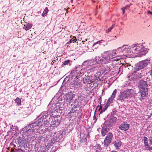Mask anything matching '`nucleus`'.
<instances>
[{
	"instance_id": "nucleus-7",
	"label": "nucleus",
	"mask_w": 152,
	"mask_h": 152,
	"mask_svg": "<svg viewBox=\"0 0 152 152\" xmlns=\"http://www.w3.org/2000/svg\"><path fill=\"white\" fill-rule=\"evenodd\" d=\"M73 95L72 92H69L66 94L64 96L65 100L67 102L70 103L73 99Z\"/></svg>"
},
{
	"instance_id": "nucleus-14",
	"label": "nucleus",
	"mask_w": 152,
	"mask_h": 152,
	"mask_svg": "<svg viewBox=\"0 0 152 152\" xmlns=\"http://www.w3.org/2000/svg\"><path fill=\"white\" fill-rule=\"evenodd\" d=\"M147 65V64L145 61H141L138 64L137 66L138 69V70L141 69L145 67Z\"/></svg>"
},
{
	"instance_id": "nucleus-34",
	"label": "nucleus",
	"mask_w": 152,
	"mask_h": 152,
	"mask_svg": "<svg viewBox=\"0 0 152 152\" xmlns=\"http://www.w3.org/2000/svg\"><path fill=\"white\" fill-rule=\"evenodd\" d=\"M148 118L150 119V120H152V113L150 115L148 116Z\"/></svg>"
},
{
	"instance_id": "nucleus-17",
	"label": "nucleus",
	"mask_w": 152,
	"mask_h": 152,
	"mask_svg": "<svg viewBox=\"0 0 152 152\" xmlns=\"http://www.w3.org/2000/svg\"><path fill=\"white\" fill-rule=\"evenodd\" d=\"M93 149L96 152H100L102 150L101 145L97 144L93 147Z\"/></svg>"
},
{
	"instance_id": "nucleus-19",
	"label": "nucleus",
	"mask_w": 152,
	"mask_h": 152,
	"mask_svg": "<svg viewBox=\"0 0 152 152\" xmlns=\"http://www.w3.org/2000/svg\"><path fill=\"white\" fill-rule=\"evenodd\" d=\"M14 101L16 103L17 105L19 106L21 105V99L18 97L15 99Z\"/></svg>"
},
{
	"instance_id": "nucleus-39",
	"label": "nucleus",
	"mask_w": 152,
	"mask_h": 152,
	"mask_svg": "<svg viewBox=\"0 0 152 152\" xmlns=\"http://www.w3.org/2000/svg\"><path fill=\"white\" fill-rule=\"evenodd\" d=\"M18 152H25V151L21 149H20L19 150Z\"/></svg>"
},
{
	"instance_id": "nucleus-41",
	"label": "nucleus",
	"mask_w": 152,
	"mask_h": 152,
	"mask_svg": "<svg viewBox=\"0 0 152 152\" xmlns=\"http://www.w3.org/2000/svg\"><path fill=\"white\" fill-rule=\"evenodd\" d=\"M96 110L95 111V114H94V118H95V113H96Z\"/></svg>"
},
{
	"instance_id": "nucleus-40",
	"label": "nucleus",
	"mask_w": 152,
	"mask_h": 152,
	"mask_svg": "<svg viewBox=\"0 0 152 152\" xmlns=\"http://www.w3.org/2000/svg\"><path fill=\"white\" fill-rule=\"evenodd\" d=\"M48 123V122L47 121H45L44 120V124L46 123V124H47V123Z\"/></svg>"
},
{
	"instance_id": "nucleus-38",
	"label": "nucleus",
	"mask_w": 152,
	"mask_h": 152,
	"mask_svg": "<svg viewBox=\"0 0 152 152\" xmlns=\"http://www.w3.org/2000/svg\"><path fill=\"white\" fill-rule=\"evenodd\" d=\"M148 14H150L151 15H152V12L151 11H148Z\"/></svg>"
},
{
	"instance_id": "nucleus-30",
	"label": "nucleus",
	"mask_w": 152,
	"mask_h": 152,
	"mask_svg": "<svg viewBox=\"0 0 152 152\" xmlns=\"http://www.w3.org/2000/svg\"><path fill=\"white\" fill-rule=\"evenodd\" d=\"M104 41L103 40H99V41H98L95 43H94V45H93V46H94L95 45H96V44H100V43H102Z\"/></svg>"
},
{
	"instance_id": "nucleus-22",
	"label": "nucleus",
	"mask_w": 152,
	"mask_h": 152,
	"mask_svg": "<svg viewBox=\"0 0 152 152\" xmlns=\"http://www.w3.org/2000/svg\"><path fill=\"white\" fill-rule=\"evenodd\" d=\"M62 136V135L60 133L58 134L56 136V141L57 142L60 140L61 139Z\"/></svg>"
},
{
	"instance_id": "nucleus-13",
	"label": "nucleus",
	"mask_w": 152,
	"mask_h": 152,
	"mask_svg": "<svg viewBox=\"0 0 152 152\" xmlns=\"http://www.w3.org/2000/svg\"><path fill=\"white\" fill-rule=\"evenodd\" d=\"M142 48V46L141 47L137 46L133 48L132 50L134 53L137 54L143 51Z\"/></svg>"
},
{
	"instance_id": "nucleus-18",
	"label": "nucleus",
	"mask_w": 152,
	"mask_h": 152,
	"mask_svg": "<svg viewBox=\"0 0 152 152\" xmlns=\"http://www.w3.org/2000/svg\"><path fill=\"white\" fill-rule=\"evenodd\" d=\"M117 120V118L116 117L112 116L109 119V121L112 124H115Z\"/></svg>"
},
{
	"instance_id": "nucleus-36",
	"label": "nucleus",
	"mask_w": 152,
	"mask_h": 152,
	"mask_svg": "<svg viewBox=\"0 0 152 152\" xmlns=\"http://www.w3.org/2000/svg\"><path fill=\"white\" fill-rule=\"evenodd\" d=\"M99 108L98 109V111H101L102 110V105L100 104V106H99Z\"/></svg>"
},
{
	"instance_id": "nucleus-9",
	"label": "nucleus",
	"mask_w": 152,
	"mask_h": 152,
	"mask_svg": "<svg viewBox=\"0 0 152 152\" xmlns=\"http://www.w3.org/2000/svg\"><path fill=\"white\" fill-rule=\"evenodd\" d=\"M128 92L126 91H124L121 92L118 96L119 100L124 101V99L127 98L128 96Z\"/></svg>"
},
{
	"instance_id": "nucleus-28",
	"label": "nucleus",
	"mask_w": 152,
	"mask_h": 152,
	"mask_svg": "<svg viewBox=\"0 0 152 152\" xmlns=\"http://www.w3.org/2000/svg\"><path fill=\"white\" fill-rule=\"evenodd\" d=\"M101 132L102 135V136H104L107 133V132L104 129H102Z\"/></svg>"
},
{
	"instance_id": "nucleus-21",
	"label": "nucleus",
	"mask_w": 152,
	"mask_h": 152,
	"mask_svg": "<svg viewBox=\"0 0 152 152\" xmlns=\"http://www.w3.org/2000/svg\"><path fill=\"white\" fill-rule=\"evenodd\" d=\"M49 11L47 7H46L42 14V15L43 17L46 16L47 14V13Z\"/></svg>"
},
{
	"instance_id": "nucleus-4",
	"label": "nucleus",
	"mask_w": 152,
	"mask_h": 152,
	"mask_svg": "<svg viewBox=\"0 0 152 152\" xmlns=\"http://www.w3.org/2000/svg\"><path fill=\"white\" fill-rule=\"evenodd\" d=\"M94 62L96 64H99L100 66H102L103 64L108 63L105 56L102 57L96 56L95 58Z\"/></svg>"
},
{
	"instance_id": "nucleus-35",
	"label": "nucleus",
	"mask_w": 152,
	"mask_h": 152,
	"mask_svg": "<svg viewBox=\"0 0 152 152\" xmlns=\"http://www.w3.org/2000/svg\"><path fill=\"white\" fill-rule=\"evenodd\" d=\"M149 144L150 145H152V137L150 138Z\"/></svg>"
},
{
	"instance_id": "nucleus-10",
	"label": "nucleus",
	"mask_w": 152,
	"mask_h": 152,
	"mask_svg": "<svg viewBox=\"0 0 152 152\" xmlns=\"http://www.w3.org/2000/svg\"><path fill=\"white\" fill-rule=\"evenodd\" d=\"M117 89H115L113 91L111 96L108 99L107 101L106 104L107 105L110 106V104L113 103V101L115 97V95L117 93Z\"/></svg>"
},
{
	"instance_id": "nucleus-43",
	"label": "nucleus",
	"mask_w": 152,
	"mask_h": 152,
	"mask_svg": "<svg viewBox=\"0 0 152 152\" xmlns=\"http://www.w3.org/2000/svg\"><path fill=\"white\" fill-rule=\"evenodd\" d=\"M149 149H151V150H152V147H149Z\"/></svg>"
},
{
	"instance_id": "nucleus-20",
	"label": "nucleus",
	"mask_w": 152,
	"mask_h": 152,
	"mask_svg": "<svg viewBox=\"0 0 152 152\" xmlns=\"http://www.w3.org/2000/svg\"><path fill=\"white\" fill-rule=\"evenodd\" d=\"M77 40V39L76 38V37H75L73 36L72 38V39H70L69 41L67 43V44H68L71 43L72 42L74 43Z\"/></svg>"
},
{
	"instance_id": "nucleus-48",
	"label": "nucleus",
	"mask_w": 152,
	"mask_h": 152,
	"mask_svg": "<svg viewBox=\"0 0 152 152\" xmlns=\"http://www.w3.org/2000/svg\"><path fill=\"white\" fill-rule=\"evenodd\" d=\"M70 38H72V36L70 37Z\"/></svg>"
},
{
	"instance_id": "nucleus-23",
	"label": "nucleus",
	"mask_w": 152,
	"mask_h": 152,
	"mask_svg": "<svg viewBox=\"0 0 152 152\" xmlns=\"http://www.w3.org/2000/svg\"><path fill=\"white\" fill-rule=\"evenodd\" d=\"M99 79V77H97L96 76H94L93 78L92 79L91 81L92 83H95L98 82Z\"/></svg>"
},
{
	"instance_id": "nucleus-46",
	"label": "nucleus",
	"mask_w": 152,
	"mask_h": 152,
	"mask_svg": "<svg viewBox=\"0 0 152 152\" xmlns=\"http://www.w3.org/2000/svg\"><path fill=\"white\" fill-rule=\"evenodd\" d=\"M85 40H86V41H87V39H86Z\"/></svg>"
},
{
	"instance_id": "nucleus-42",
	"label": "nucleus",
	"mask_w": 152,
	"mask_h": 152,
	"mask_svg": "<svg viewBox=\"0 0 152 152\" xmlns=\"http://www.w3.org/2000/svg\"><path fill=\"white\" fill-rule=\"evenodd\" d=\"M43 53H44V54H45L46 53V52L44 51V52H43Z\"/></svg>"
},
{
	"instance_id": "nucleus-5",
	"label": "nucleus",
	"mask_w": 152,
	"mask_h": 152,
	"mask_svg": "<svg viewBox=\"0 0 152 152\" xmlns=\"http://www.w3.org/2000/svg\"><path fill=\"white\" fill-rule=\"evenodd\" d=\"M43 126L41 123H37V122H35L30 125L31 129H29L28 130V132L29 133H31L34 132L36 129H37L38 127H40Z\"/></svg>"
},
{
	"instance_id": "nucleus-37",
	"label": "nucleus",
	"mask_w": 152,
	"mask_h": 152,
	"mask_svg": "<svg viewBox=\"0 0 152 152\" xmlns=\"http://www.w3.org/2000/svg\"><path fill=\"white\" fill-rule=\"evenodd\" d=\"M149 73L151 75H152V66L151 67V70L150 71Z\"/></svg>"
},
{
	"instance_id": "nucleus-11",
	"label": "nucleus",
	"mask_w": 152,
	"mask_h": 152,
	"mask_svg": "<svg viewBox=\"0 0 152 152\" xmlns=\"http://www.w3.org/2000/svg\"><path fill=\"white\" fill-rule=\"evenodd\" d=\"M48 113L46 111H45L42 113L39 116L40 118L39 119L37 123H41V124H42V123L43 121V120L47 117L48 116ZM42 125H43V124Z\"/></svg>"
},
{
	"instance_id": "nucleus-49",
	"label": "nucleus",
	"mask_w": 152,
	"mask_h": 152,
	"mask_svg": "<svg viewBox=\"0 0 152 152\" xmlns=\"http://www.w3.org/2000/svg\"><path fill=\"white\" fill-rule=\"evenodd\" d=\"M55 137H53V138L54 139H55Z\"/></svg>"
},
{
	"instance_id": "nucleus-33",
	"label": "nucleus",
	"mask_w": 152,
	"mask_h": 152,
	"mask_svg": "<svg viewBox=\"0 0 152 152\" xmlns=\"http://www.w3.org/2000/svg\"><path fill=\"white\" fill-rule=\"evenodd\" d=\"M117 112V111L116 110H115L112 112L111 114L113 115H114L116 114Z\"/></svg>"
},
{
	"instance_id": "nucleus-47",
	"label": "nucleus",
	"mask_w": 152,
	"mask_h": 152,
	"mask_svg": "<svg viewBox=\"0 0 152 152\" xmlns=\"http://www.w3.org/2000/svg\"><path fill=\"white\" fill-rule=\"evenodd\" d=\"M41 152H46L45 151H42Z\"/></svg>"
},
{
	"instance_id": "nucleus-1",
	"label": "nucleus",
	"mask_w": 152,
	"mask_h": 152,
	"mask_svg": "<svg viewBox=\"0 0 152 152\" xmlns=\"http://www.w3.org/2000/svg\"><path fill=\"white\" fill-rule=\"evenodd\" d=\"M146 82L144 81L140 82L139 86V93L140 94V100L143 101L148 95V88Z\"/></svg>"
},
{
	"instance_id": "nucleus-2",
	"label": "nucleus",
	"mask_w": 152,
	"mask_h": 152,
	"mask_svg": "<svg viewBox=\"0 0 152 152\" xmlns=\"http://www.w3.org/2000/svg\"><path fill=\"white\" fill-rule=\"evenodd\" d=\"M50 120L52 121H51V125L53 127H57L60 124L61 119L60 116H50L49 118Z\"/></svg>"
},
{
	"instance_id": "nucleus-27",
	"label": "nucleus",
	"mask_w": 152,
	"mask_h": 152,
	"mask_svg": "<svg viewBox=\"0 0 152 152\" xmlns=\"http://www.w3.org/2000/svg\"><path fill=\"white\" fill-rule=\"evenodd\" d=\"M113 28V25L112 26L108 28V29L106 30V32L107 33H109V32H110L111 30Z\"/></svg>"
},
{
	"instance_id": "nucleus-44",
	"label": "nucleus",
	"mask_w": 152,
	"mask_h": 152,
	"mask_svg": "<svg viewBox=\"0 0 152 152\" xmlns=\"http://www.w3.org/2000/svg\"><path fill=\"white\" fill-rule=\"evenodd\" d=\"M84 42H85V41H82V42L83 43H83H84Z\"/></svg>"
},
{
	"instance_id": "nucleus-12",
	"label": "nucleus",
	"mask_w": 152,
	"mask_h": 152,
	"mask_svg": "<svg viewBox=\"0 0 152 152\" xmlns=\"http://www.w3.org/2000/svg\"><path fill=\"white\" fill-rule=\"evenodd\" d=\"M129 126V124H128L127 122H124L119 126V128L121 130L126 131L128 130Z\"/></svg>"
},
{
	"instance_id": "nucleus-25",
	"label": "nucleus",
	"mask_w": 152,
	"mask_h": 152,
	"mask_svg": "<svg viewBox=\"0 0 152 152\" xmlns=\"http://www.w3.org/2000/svg\"><path fill=\"white\" fill-rule=\"evenodd\" d=\"M109 106L108 105H107V104H106L105 105L104 107L103 108L102 110L100 111V114L104 112L107 109L108 107Z\"/></svg>"
},
{
	"instance_id": "nucleus-32",
	"label": "nucleus",
	"mask_w": 152,
	"mask_h": 152,
	"mask_svg": "<svg viewBox=\"0 0 152 152\" xmlns=\"http://www.w3.org/2000/svg\"><path fill=\"white\" fill-rule=\"evenodd\" d=\"M127 7L129 8V6L127 5L126 7H124L121 8V10H122L123 14H124V12H125V9H126V8Z\"/></svg>"
},
{
	"instance_id": "nucleus-45",
	"label": "nucleus",
	"mask_w": 152,
	"mask_h": 152,
	"mask_svg": "<svg viewBox=\"0 0 152 152\" xmlns=\"http://www.w3.org/2000/svg\"><path fill=\"white\" fill-rule=\"evenodd\" d=\"M99 107V105L97 106V108H97L98 107Z\"/></svg>"
},
{
	"instance_id": "nucleus-31",
	"label": "nucleus",
	"mask_w": 152,
	"mask_h": 152,
	"mask_svg": "<svg viewBox=\"0 0 152 152\" xmlns=\"http://www.w3.org/2000/svg\"><path fill=\"white\" fill-rule=\"evenodd\" d=\"M110 67H106V68H107V69H106V70H105V71H104V72L107 73V71L108 72H109L110 70Z\"/></svg>"
},
{
	"instance_id": "nucleus-29",
	"label": "nucleus",
	"mask_w": 152,
	"mask_h": 152,
	"mask_svg": "<svg viewBox=\"0 0 152 152\" xmlns=\"http://www.w3.org/2000/svg\"><path fill=\"white\" fill-rule=\"evenodd\" d=\"M91 67L93 70H95L97 69L98 68L99 66L98 65L95 66L94 65V64H93Z\"/></svg>"
},
{
	"instance_id": "nucleus-15",
	"label": "nucleus",
	"mask_w": 152,
	"mask_h": 152,
	"mask_svg": "<svg viewBox=\"0 0 152 152\" xmlns=\"http://www.w3.org/2000/svg\"><path fill=\"white\" fill-rule=\"evenodd\" d=\"M113 143L116 149L119 148L122 145V142L119 140L114 141Z\"/></svg>"
},
{
	"instance_id": "nucleus-6",
	"label": "nucleus",
	"mask_w": 152,
	"mask_h": 152,
	"mask_svg": "<svg viewBox=\"0 0 152 152\" xmlns=\"http://www.w3.org/2000/svg\"><path fill=\"white\" fill-rule=\"evenodd\" d=\"M113 138V135L111 132H109L107 134L104 141L105 147H107L109 145L111 142Z\"/></svg>"
},
{
	"instance_id": "nucleus-16",
	"label": "nucleus",
	"mask_w": 152,
	"mask_h": 152,
	"mask_svg": "<svg viewBox=\"0 0 152 152\" xmlns=\"http://www.w3.org/2000/svg\"><path fill=\"white\" fill-rule=\"evenodd\" d=\"M25 24L23 26V28L26 31H28L33 26L32 23H25Z\"/></svg>"
},
{
	"instance_id": "nucleus-8",
	"label": "nucleus",
	"mask_w": 152,
	"mask_h": 152,
	"mask_svg": "<svg viewBox=\"0 0 152 152\" xmlns=\"http://www.w3.org/2000/svg\"><path fill=\"white\" fill-rule=\"evenodd\" d=\"M77 107L75 106H73L68 114L67 116L70 118L76 117L77 116Z\"/></svg>"
},
{
	"instance_id": "nucleus-24",
	"label": "nucleus",
	"mask_w": 152,
	"mask_h": 152,
	"mask_svg": "<svg viewBox=\"0 0 152 152\" xmlns=\"http://www.w3.org/2000/svg\"><path fill=\"white\" fill-rule=\"evenodd\" d=\"M143 141L144 144L145 146H149L148 144V138L146 137H144L143 138Z\"/></svg>"
},
{
	"instance_id": "nucleus-3",
	"label": "nucleus",
	"mask_w": 152,
	"mask_h": 152,
	"mask_svg": "<svg viewBox=\"0 0 152 152\" xmlns=\"http://www.w3.org/2000/svg\"><path fill=\"white\" fill-rule=\"evenodd\" d=\"M117 56L116 54V51L113 50L112 52L108 54L107 55L105 56V57L108 63L111 61H114L117 60V59L115 58Z\"/></svg>"
},
{
	"instance_id": "nucleus-26",
	"label": "nucleus",
	"mask_w": 152,
	"mask_h": 152,
	"mask_svg": "<svg viewBox=\"0 0 152 152\" xmlns=\"http://www.w3.org/2000/svg\"><path fill=\"white\" fill-rule=\"evenodd\" d=\"M70 60H67L66 61H64L63 63V64L64 65H68L69 64H70Z\"/></svg>"
}]
</instances>
